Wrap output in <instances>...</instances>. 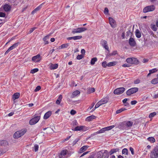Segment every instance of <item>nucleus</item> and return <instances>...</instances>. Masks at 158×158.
<instances>
[{
    "label": "nucleus",
    "instance_id": "nucleus-37",
    "mask_svg": "<svg viewBox=\"0 0 158 158\" xmlns=\"http://www.w3.org/2000/svg\"><path fill=\"white\" fill-rule=\"evenodd\" d=\"M108 100L107 98H103L101 100V102L103 104L106 103L108 102Z\"/></svg>",
    "mask_w": 158,
    "mask_h": 158
},
{
    "label": "nucleus",
    "instance_id": "nucleus-9",
    "mask_svg": "<svg viewBox=\"0 0 158 158\" xmlns=\"http://www.w3.org/2000/svg\"><path fill=\"white\" fill-rule=\"evenodd\" d=\"M125 89L124 87L117 88L114 90V93L115 94L119 95L123 93Z\"/></svg>",
    "mask_w": 158,
    "mask_h": 158
},
{
    "label": "nucleus",
    "instance_id": "nucleus-4",
    "mask_svg": "<svg viewBox=\"0 0 158 158\" xmlns=\"http://www.w3.org/2000/svg\"><path fill=\"white\" fill-rule=\"evenodd\" d=\"M155 7L153 5H152L146 6L143 10L144 13H147L148 12L152 11L155 10Z\"/></svg>",
    "mask_w": 158,
    "mask_h": 158
},
{
    "label": "nucleus",
    "instance_id": "nucleus-11",
    "mask_svg": "<svg viewBox=\"0 0 158 158\" xmlns=\"http://www.w3.org/2000/svg\"><path fill=\"white\" fill-rule=\"evenodd\" d=\"M129 44L131 47H134L136 45V42L134 39L132 37L130 38L129 40Z\"/></svg>",
    "mask_w": 158,
    "mask_h": 158
},
{
    "label": "nucleus",
    "instance_id": "nucleus-34",
    "mask_svg": "<svg viewBox=\"0 0 158 158\" xmlns=\"http://www.w3.org/2000/svg\"><path fill=\"white\" fill-rule=\"evenodd\" d=\"M116 62L115 61L110 62L107 64V66L111 67L116 65Z\"/></svg>",
    "mask_w": 158,
    "mask_h": 158
},
{
    "label": "nucleus",
    "instance_id": "nucleus-64",
    "mask_svg": "<svg viewBox=\"0 0 158 158\" xmlns=\"http://www.w3.org/2000/svg\"><path fill=\"white\" fill-rule=\"evenodd\" d=\"M5 14L3 12H0V17H5Z\"/></svg>",
    "mask_w": 158,
    "mask_h": 158
},
{
    "label": "nucleus",
    "instance_id": "nucleus-59",
    "mask_svg": "<svg viewBox=\"0 0 158 158\" xmlns=\"http://www.w3.org/2000/svg\"><path fill=\"white\" fill-rule=\"evenodd\" d=\"M137 103V101L135 100L132 101L131 102V104L132 105H134Z\"/></svg>",
    "mask_w": 158,
    "mask_h": 158
},
{
    "label": "nucleus",
    "instance_id": "nucleus-13",
    "mask_svg": "<svg viewBox=\"0 0 158 158\" xmlns=\"http://www.w3.org/2000/svg\"><path fill=\"white\" fill-rule=\"evenodd\" d=\"M85 127L83 126H77L72 130L74 131H81L84 130V129Z\"/></svg>",
    "mask_w": 158,
    "mask_h": 158
},
{
    "label": "nucleus",
    "instance_id": "nucleus-8",
    "mask_svg": "<svg viewBox=\"0 0 158 158\" xmlns=\"http://www.w3.org/2000/svg\"><path fill=\"white\" fill-rule=\"evenodd\" d=\"M87 30V29L85 27H80L73 29L72 31V33L73 34L78 33H81Z\"/></svg>",
    "mask_w": 158,
    "mask_h": 158
},
{
    "label": "nucleus",
    "instance_id": "nucleus-53",
    "mask_svg": "<svg viewBox=\"0 0 158 158\" xmlns=\"http://www.w3.org/2000/svg\"><path fill=\"white\" fill-rule=\"evenodd\" d=\"M109 12V10L108 9L107 7H106L105 8L104 10V13L105 14H107Z\"/></svg>",
    "mask_w": 158,
    "mask_h": 158
},
{
    "label": "nucleus",
    "instance_id": "nucleus-63",
    "mask_svg": "<svg viewBox=\"0 0 158 158\" xmlns=\"http://www.w3.org/2000/svg\"><path fill=\"white\" fill-rule=\"evenodd\" d=\"M103 47L108 51V52H110V51L109 49V47L108 46V45L104 46Z\"/></svg>",
    "mask_w": 158,
    "mask_h": 158
},
{
    "label": "nucleus",
    "instance_id": "nucleus-20",
    "mask_svg": "<svg viewBox=\"0 0 158 158\" xmlns=\"http://www.w3.org/2000/svg\"><path fill=\"white\" fill-rule=\"evenodd\" d=\"M58 64H51L50 66V68L51 70L55 69L57 68L58 67Z\"/></svg>",
    "mask_w": 158,
    "mask_h": 158
},
{
    "label": "nucleus",
    "instance_id": "nucleus-24",
    "mask_svg": "<svg viewBox=\"0 0 158 158\" xmlns=\"http://www.w3.org/2000/svg\"><path fill=\"white\" fill-rule=\"evenodd\" d=\"M20 97V94L19 93H15L13 95L12 98L14 100Z\"/></svg>",
    "mask_w": 158,
    "mask_h": 158
},
{
    "label": "nucleus",
    "instance_id": "nucleus-43",
    "mask_svg": "<svg viewBox=\"0 0 158 158\" xmlns=\"http://www.w3.org/2000/svg\"><path fill=\"white\" fill-rule=\"evenodd\" d=\"M38 71L39 69H38L35 68L33 69H32L30 72V73L32 74H33L36 72H37Z\"/></svg>",
    "mask_w": 158,
    "mask_h": 158
},
{
    "label": "nucleus",
    "instance_id": "nucleus-25",
    "mask_svg": "<svg viewBox=\"0 0 158 158\" xmlns=\"http://www.w3.org/2000/svg\"><path fill=\"white\" fill-rule=\"evenodd\" d=\"M96 116L94 115H92L91 116H88L86 118V120L87 121H92L93 119L95 118Z\"/></svg>",
    "mask_w": 158,
    "mask_h": 158
},
{
    "label": "nucleus",
    "instance_id": "nucleus-18",
    "mask_svg": "<svg viewBox=\"0 0 158 158\" xmlns=\"http://www.w3.org/2000/svg\"><path fill=\"white\" fill-rule=\"evenodd\" d=\"M43 3L41 4L40 6L35 8L31 12L32 14H34L37 11L39 10L41 8Z\"/></svg>",
    "mask_w": 158,
    "mask_h": 158
},
{
    "label": "nucleus",
    "instance_id": "nucleus-6",
    "mask_svg": "<svg viewBox=\"0 0 158 158\" xmlns=\"http://www.w3.org/2000/svg\"><path fill=\"white\" fill-rule=\"evenodd\" d=\"M127 63L131 64H137L138 63V61L137 58H128L126 59Z\"/></svg>",
    "mask_w": 158,
    "mask_h": 158
},
{
    "label": "nucleus",
    "instance_id": "nucleus-50",
    "mask_svg": "<svg viewBox=\"0 0 158 158\" xmlns=\"http://www.w3.org/2000/svg\"><path fill=\"white\" fill-rule=\"evenodd\" d=\"M39 148V146L38 145L35 144L34 146V149L35 152L38 151Z\"/></svg>",
    "mask_w": 158,
    "mask_h": 158
},
{
    "label": "nucleus",
    "instance_id": "nucleus-52",
    "mask_svg": "<svg viewBox=\"0 0 158 158\" xmlns=\"http://www.w3.org/2000/svg\"><path fill=\"white\" fill-rule=\"evenodd\" d=\"M95 91V89L94 88H91L89 89V92L90 93L94 92Z\"/></svg>",
    "mask_w": 158,
    "mask_h": 158
},
{
    "label": "nucleus",
    "instance_id": "nucleus-36",
    "mask_svg": "<svg viewBox=\"0 0 158 158\" xmlns=\"http://www.w3.org/2000/svg\"><path fill=\"white\" fill-rule=\"evenodd\" d=\"M68 151L67 150H64L61 151L60 153V155L61 156H64L67 154Z\"/></svg>",
    "mask_w": 158,
    "mask_h": 158
},
{
    "label": "nucleus",
    "instance_id": "nucleus-3",
    "mask_svg": "<svg viewBox=\"0 0 158 158\" xmlns=\"http://www.w3.org/2000/svg\"><path fill=\"white\" fill-rule=\"evenodd\" d=\"M138 89V88L137 87L132 88L129 89L127 91L126 94L128 96H130L131 94L137 92Z\"/></svg>",
    "mask_w": 158,
    "mask_h": 158
},
{
    "label": "nucleus",
    "instance_id": "nucleus-39",
    "mask_svg": "<svg viewBox=\"0 0 158 158\" xmlns=\"http://www.w3.org/2000/svg\"><path fill=\"white\" fill-rule=\"evenodd\" d=\"M126 110V109H125V108H121L120 109L117 110L116 111V114H119Z\"/></svg>",
    "mask_w": 158,
    "mask_h": 158
},
{
    "label": "nucleus",
    "instance_id": "nucleus-41",
    "mask_svg": "<svg viewBox=\"0 0 158 158\" xmlns=\"http://www.w3.org/2000/svg\"><path fill=\"white\" fill-rule=\"evenodd\" d=\"M117 53V51H114L112 53H110L109 52L108 53V56H112L115 55Z\"/></svg>",
    "mask_w": 158,
    "mask_h": 158
},
{
    "label": "nucleus",
    "instance_id": "nucleus-60",
    "mask_svg": "<svg viewBox=\"0 0 158 158\" xmlns=\"http://www.w3.org/2000/svg\"><path fill=\"white\" fill-rule=\"evenodd\" d=\"M127 34L126 35L127 36H129L132 34V33L130 30H129L127 32Z\"/></svg>",
    "mask_w": 158,
    "mask_h": 158
},
{
    "label": "nucleus",
    "instance_id": "nucleus-51",
    "mask_svg": "<svg viewBox=\"0 0 158 158\" xmlns=\"http://www.w3.org/2000/svg\"><path fill=\"white\" fill-rule=\"evenodd\" d=\"M114 127V125H112L109 127H106V128H107V131L111 129H112Z\"/></svg>",
    "mask_w": 158,
    "mask_h": 158
},
{
    "label": "nucleus",
    "instance_id": "nucleus-40",
    "mask_svg": "<svg viewBox=\"0 0 158 158\" xmlns=\"http://www.w3.org/2000/svg\"><path fill=\"white\" fill-rule=\"evenodd\" d=\"M156 112H153L151 113L149 115V118H152L155 116L156 115Z\"/></svg>",
    "mask_w": 158,
    "mask_h": 158
},
{
    "label": "nucleus",
    "instance_id": "nucleus-48",
    "mask_svg": "<svg viewBox=\"0 0 158 158\" xmlns=\"http://www.w3.org/2000/svg\"><path fill=\"white\" fill-rule=\"evenodd\" d=\"M79 140V138L76 139L72 143L73 145V146L75 145L77 142Z\"/></svg>",
    "mask_w": 158,
    "mask_h": 158
},
{
    "label": "nucleus",
    "instance_id": "nucleus-19",
    "mask_svg": "<svg viewBox=\"0 0 158 158\" xmlns=\"http://www.w3.org/2000/svg\"><path fill=\"white\" fill-rule=\"evenodd\" d=\"M80 94V92L78 90H76L74 91L72 95L71 96V98H73L76 96L78 95H79Z\"/></svg>",
    "mask_w": 158,
    "mask_h": 158
},
{
    "label": "nucleus",
    "instance_id": "nucleus-26",
    "mask_svg": "<svg viewBox=\"0 0 158 158\" xmlns=\"http://www.w3.org/2000/svg\"><path fill=\"white\" fill-rule=\"evenodd\" d=\"M119 150L118 148H114L111 149L109 152V154L110 155L116 152H118Z\"/></svg>",
    "mask_w": 158,
    "mask_h": 158
},
{
    "label": "nucleus",
    "instance_id": "nucleus-2",
    "mask_svg": "<svg viewBox=\"0 0 158 158\" xmlns=\"http://www.w3.org/2000/svg\"><path fill=\"white\" fill-rule=\"evenodd\" d=\"M27 130L26 128L16 131L13 135V137L15 139H18L23 136L26 132Z\"/></svg>",
    "mask_w": 158,
    "mask_h": 158
},
{
    "label": "nucleus",
    "instance_id": "nucleus-56",
    "mask_svg": "<svg viewBox=\"0 0 158 158\" xmlns=\"http://www.w3.org/2000/svg\"><path fill=\"white\" fill-rule=\"evenodd\" d=\"M76 113V112L74 110H72L70 111V114L71 115H74Z\"/></svg>",
    "mask_w": 158,
    "mask_h": 158
},
{
    "label": "nucleus",
    "instance_id": "nucleus-35",
    "mask_svg": "<svg viewBox=\"0 0 158 158\" xmlns=\"http://www.w3.org/2000/svg\"><path fill=\"white\" fill-rule=\"evenodd\" d=\"M69 46V44L68 43L63 44L60 46L61 48H66Z\"/></svg>",
    "mask_w": 158,
    "mask_h": 158
},
{
    "label": "nucleus",
    "instance_id": "nucleus-57",
    "mask_svg": "<svg viewBox=\"0 0 158 158\" xmlns=\"http://www.w3.org/2000/svg\"><path fill=\"white\" fill-rule=\"evenodd\" d=\"M122 66L124 67H128L130 66V64H125L123 65Z\"/></svg>",
    "mask_w": 158,
    "mask_h": 158
},
{
    "label": "nucleus",
    "instance_id": "nucleus-31",
    "mask_svg": "<svg viewBox=\"0 0 158 158\" xmlns=\"http://www.w3.org/2000/svg\"><path fill=\"white\" fill-rule=\"evenodd\" d=\"M148 141L152 143H153L155 142V139L154 137H148Z\"/></svg>",
    "mask_w": 158,
    "mask_h": 158
},
{
    "label": "nucleus",
    "instance_id": "nucleus-10",
    "mask_svg": "<svg viewBox=\"0 0 158 158\" xmlns=\"http://www.w3.org/2000/svg\"><path fill=\"white\" fill-rule=\"evenodd\" d=\"M109 23L111 26L113 28H114L116 27L115 21L114 19L111 17H109Z\"/></svg>",
    "mask_w": 158,
    "mask_h": 158
},
{
    "label": "nucleus",
    "instance_id": "nucleus-47",
    "mask_svg": "<svg viewBox=\"0 0 158 158\" xmlns=\"http://www.w3.org/2000/svg\"><path fill=\"white\" fill-rule=\"evenodd\" d=\"M127 100V98H125L123 100V102L125 104V106H126L129 104L128 103L126 102Z\"/></svg>",
    "mask_w": 158,
    "mask_h": 158
},
{
    "label": "nucleus",
    "instance_id": "nucleus-54",
    "mask_svg": "<svg viewBox=\"0 0 158 158\" xmlns=\"http://www.w3.org/2000/svg\"><path fill=\"white\" fill-rule=\"evenodd\" d=\"M95 105V103L94 102L91 105V106H89L88 108V110H89L91 109L94 107Z\"/></svg>",
    "mask_w": 158,
    "mask_h": 158
},
{
    "label": "nucleus",
    "instance_id": "nucleus-28",
    "mask_svg": "<svg viewBox=\"0 0 158 158\" xmlns=\"http://www.w3.org/2000/svg\"><path fill=\"white\" fill-rule=\"evenodd\" d=\"M49 36L48 35L45 36L43 38V40L44 41V43L45 44H48V40H47L49 38Z\"/></svg>",
    "mask_w": 158,
    "mask_h": 158
},
{
    "label": "nucleus",
    "instance_id": "nucleus-49",
    "mask_svg": "<svg viewBox=\"0 0 158 158\" xmlns=\"http://www.w3.org/2000/svg\"><path fill=\"white\" fill-rule=\"evenodd\" d=\"M41 89V87L40 86L38 85L36 87L34 91L35 92H37L40 90Z\"/></svg>",
    "mask_w": 158,
    "mask_h": 158
},
{
    "label": "nucleus",
    "instance_id": "nucleus-23",
    "mask_svg": "<svg viewBox=\"0 0 158 158\" xmlns=\"http://www.w3.org/2000/svg\"><path fill=\"white\" fill-rule=\"evenodd\" d=\"M89 147L88 146H84L82 147L80 149L79 152L81 153L85 152Z\"/></svg>",
    "mask_w": 158,
    "mask_h": 158
},
{
    "label": "nucleus",
    "instance_id": "nucleus-5",
    "mask_svg": "<svg viewBox=\"0 0 158 158\" xmlns=\"http://www.w3.org/2000/svg\"><path fill=\"white\" fill-rule=\"evenodd\" d=\"M150 157L151 158H158V148L153 149L151 152Z\"/></svg>",
    "mask_w": 158,
    "mask_h": 158
},
{
    "label": "nucleus",
    "instance_id": "nucleus-44",
    "mask_svg": "<svg viewBox=\"0 0 158 158\" xmlns=\"http://www.w3.org/2000/svg\"><path fill=\"white\" fill-rule=\"evenodd\" d=\"M84 57L83 55H78L77 57V59L78 60L82 59Z\"/></svg>",
    "mask_w": 158,
    "mask_h": 158
},
{
    "label": "nucleus",
    "instance_id": "nucleus-46",
    "mask_svg": "<svg viewBox=\"0 0 158 158\" xmlns=\"http://www.w3.org/2000/svg\"><path fill=\"white\" fill-rule=\"evenodd\" d=\"M102 65L104 68H106L107 66V64L106 61H105L102 63Z\"/></svg>",
    "mask_w": 158,
    "mask_h": 158
},
{
    "label": "nucleus",
    "instance_id": "nucleus-12",
    "mask_svg": "<svg viewBox=\"0 0 158 158\" xmlns=\"http://www.w3.org/2000/svg\"><path fill=\"white\" fill-rule=\"evenodd\" d=\"M40 54H38L33 57L32 58V60L36 62H39L40 60Z\"/></svg>",
    "mask_w": 158,
    "mask_h": 158
},
{
    "label": "nucleus",
    "instance_id": "nucleus-27",
    "mask_svg": "<svg viewBox=\"0 0 158 158\" xmlns=\"http://www.w3.org/2000/svg\"><path fill=\"white\" fill-rule=\"evenodd\" d=\"M157 71V69L156 68L153 69L149 71V73L147 75V77L149 76L151 74L155 73Z\"/></svg>",
    "mask_w": 158,
    "mask_h": 158
},
{
    "label": "nucleus",
    "instance_id": "nucleus-42",
    "mask_svg": "<svg viewBox=\"0 0 158 158\" xmlns=\"http://www.w3.org/2000/svg\"><path fill=\"white\" fill-rule=\"evenodd\" d=\"M151 28L154 31H157V28L155 24H152L151 25Z\"/></svg>",
    "mask_w": 158,
    "mask_h": 158
},
{
    "label": "nucleus",
    "instance_id": "nucleus-45",
    "mask_svg": "<svg viewBox=\"0 0 158 158\" xmlns=\"http://www.w3.org/2000/svg\"><path fill=\"white\" fill-rule=\"evenodd\" d=\"M36 28V27H34L31 28L29 31L28 32V34H30L31 33L35 30Z\"/></svg>",
    "mask_w": 158,
    "mask_h": 158
},
{
    "label": "nucleus",
    "instance_id": "nucleus-30",
    "mask_svg": "<svg viewBox=\"0 0 158 158\" xmlns=\"http://www.w3.org/2000/svg\"><path fill=\"white\" fill-rule=\"evenodd\" d=\"M106 128H103L100 130L98 131L97 132L95 133V134H99L104 133L106 131H107Z\"/></svg>",
    "mask_w": 158,
    "mask_h": 158
},
{
    "label": "nucleus",
    "instance_id": "nucleus-22",
    "mask_svg": "<svg viewBox=\"0 0 158 158\" xmlns=\"http://www.w3.org/2000/svg\"><path fill=\"white\" fill-rule=\"evenodd\" d=\"M0 145L1 146H6L8 145V142L5 140L0 141Z\"/></svg>",
    "mask_w": 158,
    "mask_h": 158
},
{
    "label": "nucleus",
    "instance_id": "nucleus-1",
    "mask_svg": "<svg viewBox=\"0 0 158 158\" xmlns=\"http://www.w3.org/2000/svg\"><path fill=\"white\" fill-rule=\"evenodd\" d=\"M133 125V122L127 120L123 121L120 123L118 127L122 129L127 130L130 128Z\"/></svg>",
    "mask_w": 158,
    "mask_h": 158
},
{
    "label": "nucleus",
    "instance_id": "nucleus-55",
    "mask_svg": "<svg viewBox=\"0 0 158 158\" xmlns=\"http://www.w3.org/2000/svg\"><path fill=\"white\" fill-rule=\"evenodd\" d=\"M140 82V80L138 79L134 81V83L135 84H138Z\"/></svg>",
    "mask_w": 158,
    "mask_h": 158
},
{
    "label": "nucleus",
    "instance_id": "nucleus-32",
    "mask_svg": "<svg viewBox=\"0 0 158 158\" xmlns=\"http://www.w3.org/2000/svg\"><path fill=\"white\" fill-rule=\"evenodd\" d=\"M97 59L96 57L92 58L91 60L90 63L91 65H94L96 61H97Z\"/></svg>",
    "mask_w": 158,
    "mask_h": 158
},
{
    "label": "nucleus",
    "instance_id": "nucleus-38",
    "mask_svg": "<svg viewBox=\"0 0 158 158\" xmlns=\"http://www.w3.org/2000/svg\"><path fill=\"white\" fill-rule=\"evenodd\" d=\"M122 153L123 154H125L126 155H128V150L126 148H124L123 149L122 151Z\"/></svg>",
    "mask_w": 158,
    "mask_h": 158
},
{
    "label": "nucleus",
    "instance_id": "nucleus-58",
    "mask_svg": "<svg viewBox=\"0 0 158 158\" xmlns=\"http://www.w3.org/2000/svg\"><path fill=\"white\" fill-rule=\"evenodd\" d=\"M19 44V43L18 42L14 44L12 46H13L14 48H16L18 46Z\"/></svg>",
    "mask_w": 158,
    "mask_h": 158
},
{
    "label": "nucleus",
    "instance_id": "nucleus-16",
    "mask_svg": "<svg viewBox=\"0 0 158 158\" xmlns=\"http://www.w3.org/2000/svg\"><path fill=\"white\" fill-rule=\"evenodd\" d=\"M52 112L50 111L47 112L44 116V119H47L52 114Z\"/></svg>",
    "mask_w": 158,
    "mask_h": 158
},
{
    "label": "nucleus",
    "instance_id": "nucleus-15",
    "mask_svg": "<svg viewBox=\"0 0 158 158\" xmlns=\"http://www.w3.org/2000/svg\"><path fill=\"white\" fill-rule=\"evenodd\" d=\"M100 157L98 156V158H108L109 155L107 151V150H105L102 156H101V155H100Z\"/></svg>",
    "mask_w": 158,
    "mask_h": 158
},
{
    "label": "nucleus",
    "instance_id": "nucleus-14",
    "mask_svg": "<svg viewBox=\"0 0 158 158\" xmlns=\"http://www.w3.org/2000/svg\"><path fill=\"white\" fill-rule=\"evenodd\" d=\"M82 38L81 35L76 36H73L71 37H68L67 38L68 40H76L79 39H80Z\"/></svg>",
    "mask_w": 158,
    "mask_h": 158
},
{
    "label": "nucleus",
    "instance_id": "nucleus-17",
    "mask_svg": "<svg viewBox=\"0 0 158 158\" xmlns=\"http://www.w3.org/2000/svg\"><path fill=\"white\" fill-rule=\"evenodd\" d=\"M3 9L5 11H10L11 9V6L7 4H6L3 6Z\"/></svg>",
    "mask_w": 158,
    "mask_h": 158
},
{
    "label": "nucleus",
    "instance_id": "nucleus-61",
    "mask_svg": "<svg viewBox=\"0 0 158 158\" xmlns=\"http://www.w3.org/2000/svg\"><path fill=\"white\" fill-rule=\"evenodd\" d=\"M103 44H102V46L103 47H104L105 46L108 45L107 43V42L105 40H103Z\"/></svg>",
    "mask_w": 158,
    "mask_h": 158
},
{
    "label": "nucleus",
    "instance_id": "nucleus-7",
    "mask_svg": "<svg viewBox=\"0 0 158 158\" xmlns=\"http://www.w3.org/2000/svg\"><path fill=\"white\" fill-rule=\"evenodd\" d=\"M40 116H38L31 119L29 121V124L31 125H33L37 123L39 120Z\"/></svg>",
    "mask_w": 158,
    "mask_h": 158
},
{
    "label": "nucleus",
    "instance_id": "nucleus-21",
    "mask_svg": "<svg viewBox=\"0 0 158 158\" xmlns=\"http://www.w3.org/2000/svg\"><path fill=\"white\" fill-rule=\"evenodd\" d=\"M135 35L136 37L138 38H140L141 37V34L140 31L138 29L136 30L135 31Z\"/></svg>",
    "mask_w": 158,
    "mask_h": 158
},
{
    "label": "nucleus",
    "instance_id": "nucleus-33",
    "mask_svg": "<svg viewBox=\"0 0 158 158\" xmlns=\"http://www.w3.org/2000/svg\"><path fill=\"white\" fill-rule=\"evenodd\" d=\"M151 83L154 84L158 83V77L157 78L152 79L151 81Z\"/></svg>",
    "mask_w": 158,
    "mask_h": 158
},
{
    "label": "nucleus",
    "instance_id": "nucleus-29",
    "mask_svg": "<svg viewBox=\"0 0 158 158\" xmlns=\"http://www.w3.org/2000/svg\"><path fill=\"white\" fill-rule=\"evenodd\" d=\"M62 98V95H60L58 98L57 100H56V103L57 104H58V105L59 104L61 101Z\"/></svg>",
    "mask_w": 158,
    "mask_h": 158
},
{
    "label": "nucleus",
    "instance_id": "nucleus-62",
    "mask_svg": "<svg viewBox=\"0 0 158 158\" xmlns=\"http://www.w3.org/2000/svg\"><path fill=\"white\" fill-rule=\"evenodd\" d=\"M130 150L131 152V154L133 155L134 154V149L131 147L130 148Z\"/></svg>",
    "mask_w": 158,
    "mask_h": 158
}]
</instances>
